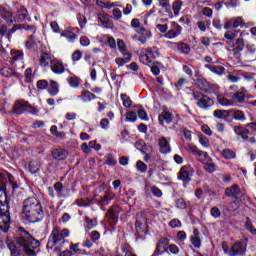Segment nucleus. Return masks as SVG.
Here are the masks:
<instances>
[{
	"mask_svg": "<svg viewBox=\"0 0 256 256\" xmlns=\"http://www.w3.org/2000/svg\"><path fill=\"white\" fill-rule=\"evenodd\" d=\"M192 175L193 168H191V166H183L178 173V179H180V181H184L185 183H189Z\"/></svg>",
	"mask_w": 256,
	"mask_h": 256,
	"instance_id": "obj_12",
	"label": "nucleus"
},
{
	"mask_svg": "<svg viewBox=\"0 0 256 256\" xmlns=\"http://www.w3.org/2000/svg\"><path fill=\"white\" fill-rule=\"evenodd\" d=\"M204 169L205 171H207V173H215V171L217 170V166L215 165V163H213V161H209L204 164Z\"/></svg>",
	"mask_w": 256,
	"mask_h": 256,
	"instance_id": "obj_47",
	"label": "nucleus"
},
{
	"mask_svg": "<svg viewBox=\"0 0 256 256\" xmlns=\"http://www.w3.org/2000/svg\"><path fill=\"white\" fill-rule=\"evenodd\" d=\"M168 251L172 253V255H179V246L176 244H170L168 246Z\"/></svg>",
	"mask_w": 256,
	"mask_h": 256,
	"instance_id": "obj_63",
	"label": "nucleus"
},
{
	"mask_svg": "<svg viewBox=\"0 0 256 256\" xmlns=\"http://www.w3.org/2000/svg\"><path fill=\"white\" fill-rule=\"evenodd\" d=\"M212 73L216 75H223L225 73V67L223 66H215L211 68Z\"/></svg>",
	"mask_w": 256,
	"mask_h": 256,
	"instance_id": "obj_58",
	"label": "nucleus"
},
{
	"mask_svg": "<svg viewBox=\"0 0 256 256\" xmlns=\"http://www.w3.org/2000/svg\"><path fill=\"white\" fill-rule=\"evenodd\" d=\"M121 101L123 103V107H126V109H129L131 105H133V101H131V98L127 96V94H121Z\"/></svg>",
	"mask_w": 256,
	"mask_h": 256,
	"instance_id": "obj_42",
	"label": "nucleus"
},
{
	"mask_svg": "<svg viewBox=\"0 0 256 256\" xmlns=\"http://www.w3.org/2000/svg\"><path fill=\"white\" fill-rule=\"evenodd\" d=\"M136 169L138 173H147V164H144L143 161L139 160L136 162Z\"/></svg>",
	"mask_w": 256,
	"mask_h": 256,
	"instance_id": "obj_48",
	"label": "nucleus"
},
{
	"mask_svg": "<svg viewBox=\"0 0 256 256\" xmlns=\"http://www.w3.org/2000/svg\"><path fill=\"white\" fill-rule=\"evenodd\" d=\"M54 60L55 58L51 57V55L43 53L40 57V65L41 67H51Z\"/></svg>",
	"mask_w": 256,
	"mask_h": 256,
	"instance_id": "obj_23",
	"label": "nucleus"
},
{
	"mask_svg": "<svg viewBox=\"0 0 256 256\" xmlns=\"http://www.w3.org/2000/svg\"><path fill=\"white\" fill-rule=\"evenodd\" d=\"M167 245H169V239L168 238H161L159 241H158V244L156 246V250L154 252V254L152 256H157L161 253V249L167 247Z\"/></svg>",
	"mask_w": 256,
	"mask_h": 256,
	"instance_id": "obj_27",
	"label": "nucleus"
},
{
	"mask_svg": "<svg viewBox=\"0 0 256 256\" xmlns=\"http://www.w3.org/2000/svg\"><path fill=\"white\" fill-rule=\"evenodd\" d=\"M52 157L56 161H64V159H67V151L64 149H55L52 151Z\"/></svg>",
	"mask_w": 256,
	"mask_h": 256,
	"instance_id": "obj_26",
	"label": "nucleus"
},
{
	"mask_svg": "<svg viewBox=\"0 0 256 256\" xmlns=\"http://www.w3.org/2000/svg\"><path fill=\"white\" fill-rule=\"evenodd\" d=\"M98 19H100L101 25L106 27V29L113 27V22L110 19L105 18V16H98Z\"/></svg>",
	"mask_w": 256,
	"mask_h": 256,
	"instance_id": "obj_44",
	"label": "nucleus"
},
{
	"mask_svg": "<svg viewBox=\"0 0 256 256\" xmlns=\"http://www.w3.org/2000/svg\"><path fill=\"white\" fill-rule=\"evenodd\" d=\"M245 251H247V247L243 245L241 242H236L229 250H224L226 255L229 256H237V255H244Z\"/></svg>",
	"mask_w": 256,
	"mask_h": 256,
	"instance_id": "obj_10",
	"label": "nucleus"
},
{
	"mask_svg": "<svg viewBox=\"0 0 256 256\" xmlns=\"http://www.w3.org/2000/svg\"><path fill=\"white\" fill-rule=\"evenodd\" d=\"M126 121H130V123H135L137 121V114L133 111L127 112Z\"/></svg>",
	"mask_w": 256,
	"mask_h": 256,
	"instance_id": "obj_54",
	"label": "nucleus"
},
{
	"mask_svg": "<svg viewBox=\"0 0 256 256\" xmlns=\"http://www.w3.org/2000/svg\"><path fill=\"white\" fill-rule=\"evenodd\" d=\"M1 73L4 77H13V75H15V72L13 71V69L9 67L2 68Z\"/></svg>",
	"mask_w": 256,
	"mask_h": 256,
	"instance_id": "obj_52",
	"label": "nucleus"
},
{
	"mask_svg": "<svg viewBox=\"0 0 256 256\" xmlns=\"http://www.w3.org/2000/svg\"><path fill=\"white\" fill-rule=\"evenodd\" d=\"M70 87H73L74 89H77V87H79V85H81V80L79 77L77 76H71L67 79Z\"/></svg>",
	"mask_w": 256,
	"mask_h": 256,
	"instance_id": "obj_37",
	"label": "nucleus"
},
{
	"mask_svg": "<svg viewBox=\"0 0 256 256\" xmlns=\"http://www.w3.org/2000/svg\"><path fill=\"white\" fill-rule=\"evenodd\" d=\"M137 113H138V117L140 119H142V121H149V117L147 116V112L144 109L140 108L137 111Z\"/></svg>",
	"mask_w": 256,
	"mask_h": 256,
	"instance_id": "obj_61",
	"label": "nucleus"
},
{
	"mask_svg": "<svg viewBox=\"0 0 256 256\" xmlns=\"http://www.w3.org/2000/svg\"><path fill=\"white\" fill-rule=\"evenodd\" d=\"M182 29L183 28L181 27V25H179V23L172 22L170 30L164 34V37L166 39H176V37L181 35Z\"/></svg>",
	"mask_w": 256,
	"mask_h": 256,
	"instance_id": "obj_11",
	"label": "nucleus"
},
{
	"mask_svg": "<svg viewBox=\"0 0 256 256\" xmlns=\"http://www.w3.org/2000/svg\"><path fill=\"white\" fill-rule=\"evenodd\" d=\"M243 25V18L242 17H235L232 18L224 24V29H231V27H234V29H237V27H241Z\"/></svg>",
	"mask_w": 256,
	"mask_h": 256,
	"instance_id": "obj_15",
	"label": "nucleus"
},
{
	"mask_svg": "<svg viewBox=\"0 0 256 256\" xmlns=\"http://www.w3.org/2000/svg\"><path fill=\"white\" fill-rule=\"evenodd\" d=\"M49 87V82L47 80H39L37 82V88L40 89L41 91L48 89Z\"/></svg>",
	"mask_w": 256,
	"mask_h": 256,
	"instance_id": "obj_57",
	"label": "nucleus"
},
{
	"mask_svg": "<svg viewBox=\"0 0 256 256\" xmlns=\"http://www.w3.org/2000/svg\"><path fill=\"white\" fill-rule=\"evenodd\" d=\"M138 34L141 35V41H147L148 39H151L153 37V33L149 29L145 28L143 32H139Z\"/></svg>",
	"mask_w": 256,
	"mask_h": 256,
	"instance_id": "obj_43",
	"label": "nucleus"
},
{
	"mask_svg": "<svg viewBox=\"0 0 256 256\" xmlns=\"http://www.w3.org/2000/svg\"><path fill=\"white\" fill-rule=\"evenodd\" d=\"M217 101L223 107H233V102L231 100L227 99L225 96L219 95L217 97Z\"/></svg>",
	"mask_w": 256,
	"mask_h": 256,
	"instance_id": "obj_36",
	"label": "nucleus"
},
{
	"mask_svg": "<svg viewBox=\"0 0 256 256\" xmlns=\"http://www.w3.org/2000/svg\"><path fill=\"white\" fill-rule=\"evenodd\" d=\"M225 195L227 197H243V192L240 191L237 184H234L231 187L226 188Z\"/></svg>",
	"mask_w": 256,
	"mask_h": 256,
	"instance_id": "obj_14",
	"label": "nucleus"
},
{
	"mask_svg": "<svg viewBox=\"0 0 256 256\" xmlns=\"http://www.w3.org/2000/svg\"><path fill=\"white\" fill-rule=\"evenodd\" d=\"M119 210V206H113L108 210L107 217L109 220V224L111 227H114V225H117V211Z\"/></svg>",
	"mask_w": 256,
	"mask_h": 256,
	"instance_id": "obj_16",
	"label": "nucleus"
},
{
	"mask_svg": "<svg viewBox=\"0 0 256 256\" xmlns=\"http://www.w3.org/2000/svg\"><path fill=\"white\" fill-rule=\"evenodd\" d=\"M232 105H235V103H245V90L241 89L240 91H237L233 94L231 97Z\"/></svg>",
	"mask_w": 256,
	"mask_h": 256,
	"instance_id": "obj_21",
	"label": "nucleus"
},
{
	"mask_svg": "<svg viewBox=\"0 0 256 256\" xmlns=\"http://www.w3.org/2000/svg\"><path fill=\"white\" fill-rule=\"evenodd\" d=\"M11 218L9 217V204L0 202V231H9Z\"/></svg>",
	"mask_w": 256,
	"mask_h": 256,
	"instance_id": "obj_4",
	"label": "nucleus"
},
{
	"mask_svg": "<svg viewBox=\"0 0 256 256\" xmlns=\"http://www.w3.org/2000/svg\"><path fill=\"white\" fill-rule=\"evenodd\" d=\"M17 243L22 247L24 253L28 256H35V249L40 245L39 241L35 240L31 234L23 229L19 231V237Z\"/></svg>",
	"mask_w": 256,
	"mask_h": 256,
	"instance_id": "obj_2",
	"label": "nucleus"
},
{
	"mask_svg": "<svg viewBox=\"0 0 256 256\" xmlns=\"http://www.w3.org/2000/svg\"><path fill=\"white\" fill-rule=\"evenodd\" d=\"M0 16L7 21V23H15L16 19L15 16H13V13L11 10H5L3 6L0 5Z\"/></svg>",
	"mask_w": 256,
	"mask_h": 256,
	"instance_id": "obj_19",
	"label": "nucleus"
},
{
	"mask_svg": "<svg viewBox=\"0 0 256 256\" xmlns=\"http://www.w3.org/2000/svg\"><path fill=\"white\" fill-rule=\"evenodd\" d=\"M236 52L239 53L245 49V40L243 38H238L234 44Z\"/></svg>",
	"mask_w": 256,
	"mask_h": 256,
	"instance_id": "obj_45",
	"label": "nucleus"
},
{
	"mask_svg": "<svg viewBox=\"0 0 256 256\" xmlns=\"http://www.w3.org/2000/svg\"><path fill=\"white\" fill-rule=\"evenodd\" d=\"M210 214L211 217H214V219H219V217H221V210L218 207H212Z\"/></svg>",
	"mask_w": 256,
	"mask_h": 256,
	"instance_id": "obj_55",
	"label": "nucleus"
},
{
	"mask_svg": "<svg viewBox=\"0 0 256 256\" xmlns=\"http://www.w3.org/2000/svg\"><path fill=\"white\" fill-rule=\"evenodd\" d=\"M106 165H117V160L112 156V154H107L106 155Z\"/></svg>",
	"mask_w": 256,
	"mask_h": 256,
	"instance_id": "obj_62",
	"label": "nucleus"
},
{
	"mask_svg": "<svg viewBox=\"0 0 256 256\" xmlns=\"http://www.w3.org/2000/svg\"><path fill=\"white\" fill-rule=\"evenodd\" d=\"M159 147L161 153H171V144H169L167 138L162 137L159 139Z\"/></svg>",
	"mask_w": 256,
	"mask_h": 256,
	"instance_id": "obj_22",
	"label": "nucleus"
},
{
	"mask_svg": "<svg viewBox=\"0 0 256 256\" xmlns=\"http://www.w3.org/2000/svg\"><path fill=\"white\" fill-rule=\"evenodd\" d=\"M22 219L27 223H37L43 219V207L41 202L35 197H29L24 200L22 207Z\"/></svg>",
	"mask_w": 256,
	"mask_h": 256,
	"instance_id": "obj_1",
	"label": "nucleus"
},
{
	"mask_svg": "<svg viewBox=\"0 0 256 256\" xmlns=\"http://www.w3.org/2000/svg\"><path fill=\"white\" fill-rule=\"evenodd\" d=\"M159 7H162L166 13H171V1L170 0H159Z\"/></svg>",
	"mask_w": 256,
	"mask_h": 256,
	"instance_id": "obj_39",
	"label": "nucleus"
},
{
	"mask_svg": "<svg viewBox=\"0 0 256 256\" xmlns=\"http://www.w3.org/2000/svg\"><path fill=\"white\" fill-rule=\"evenodd\" d=\"M159 55V48H149L146 53L139 56V61L140 63H143V65H148L149 67H151V64L153 63V61H155V59H157V57H159Z\"/></svg>",
	"mask_w": 256,
	"mask_h": 256,
	"instance_id": "obj_6",
	"label": "nucleus"
},
{
	"mask_svg": "<svg viewBox=\"0 0 256 256\" xmlns=\"http://www.w3.org/2000/svg\"><path fill=\"white\" fill-rule=\"evenodd\" d=\"M70 251L73 255H81V249H79V243L70 244Z\"/></svg>",
	"mask_w": 256,
	"mask_h": 256,
	"instance_id": "obj_56",
	"label": "nucleus"
},
{
	"mask_svg": "<svg viewBox=\"0 0 256 256\" xmlns=\"http://www.w3.org/2000/svg\"><path fill=\"white\" fill-rule=\"evenodd\" d=\"M41 169V161L39 159L32 160L29 164L31 173H37Z\"/></svg>",
	"mask_w": 256,
	"mask_h": 256,
	"instance_id": "obj_35",
	"label": "nucleus"
},
{
	"mask_svg": "<svg viewBox=\"0 0 256 256\" xmlns=\"http://www.w3.org/2000/svg\"><path fill=\"white\" fill-rule=\"evenodd\" d=\"M85 223L86 231H90V229H95V227H97V219H90L89 217H86Z\"/></svg>",
	"mask_w": 256,
	"mask_h": 256,
	"instance_id": "obj_40",
	"label": "nucleus"
},
{
	"mask_svg": "<svg viewBox=\"0 0 256 256\" xmlns=\"http://www.w3.org/2000/svg\"><path fill=\"white\" fill-rule=\"evenodd\" d=\"M0 202L7 203V193L4 187H0Z\"/></svg>",
	"mask_w": 256,
	"mask_h": 256,
	"instance_id": "obj_64",
	"label": "nucleus"
},
{
	"mask_svg": "<svg viewBox=\"0 0 256 256\" xmlns=\"http://www.w3.org/2000/svg\"><path fill=\"white\" fill-rule=\"evenodd\" d=\"M67 237H69V229L54 227L48 241V247H53L54 245L60 244L58 249H63V244L65 243L64 239Z\"/></svg>",
	"mask_w": 256,
	"mask_h": 256,
	"instance_id": "obj_3",
	"label": "nucleus"
},
{
	"mask_svg": "<svg viewBox=\"0 0 256 256\" xmlns=\"http://www.w3.org/2000/svg\"><path fill=\"white\" fill-rule=\"evenodd\" d=\"M47 91L52 97H55V95H59V83L51 80L50 83H48Z\"/></svg>",
	"mask_w": 256,
	"mask_h": 256,
	"instance_id": "obj_25",
	"label": "nucleus"
},
{
	"mask_svg": "<svg viewBox=\"0 0 256 256\" xmlns=\"http://www.w3.org/2000/svg\"><path fill=\"white\" fill-rule=\"evenodd\" d=\"M168 47H171V45H173V47H177L178 51H180V53H183L184 55H188V53H190L191 48L189 47V45L185 44V43H173L171 41L167 42Z\"/></svg>",
	"mask_w": 256,
	"mask_h": 256,
	"instance_id": "obj_20",
	"label": "nucleus"
},
{
	"mask_svg": "<svg viewBox=\"0 0 256 256\" xmlns=\"http://www.w3.org/2000/svg\"><path fill=\"white\" fill-rule=\"evenodd\" d=\"M245 229L252 235H256V229L253 227V223L249 218H246Z\"/></svg>",
	"mask_w": 256,
	"mask_h": 256,
	"instance_id": "obj_49",
	"label": "nucleus"
},
{
	"mask_svg": "<svg viewBox=\"0 0 256 256\" xmlns=\"http://www.w3.org/2000/svg\"><path fill=\"white\" fill-rule=\"evenodd\" d=\"M193 98L195 99L197 107L200 109H209L213 105V100L201 93L193 92Z\"/></svg>",
	"mask_w": 256,
	"mask_h": 256,
	"instance_id": "obj_7",
	"label": "nucleus"
},
{
	"mask_svg": "<svg viewBox=\"0 0 256 256\" xmlns=\"http://www.w3.org/2000/svg\"><path fill=\"white\" fill-rule=\"evenodd\" d=\"M18 21H25V19H27V16L29 15V13L27 12V9L20 7L18 9Z\"/></svg>",
	"mask_w": 256,
	"mask_h": 256,
	"instance_id": "obj_46",
	"label": "nucleus"
},
{
	"mask_svg": "<svg viewBox=\"0 0 256 256\" xmlns=\"http://www.w3.org/2000/svg\"><path fill=\"white\" fill-rule=\"evenodd\" d=\"M241 70H236L231 74L227 75V79L230 81V83H239L241 81Z\"/></svg>",
	"mask_w": 256,
	"mask_h": 256,
	"instance_id": "obj_29",
	"label": "nucleus"
},
{
	"mask_svg": "<svg viewBox=\"0 0 256 256\" xmlns=\"http://www.w3.org/2000/svg\"><path fill=\"white\" fill-rule=\"evenodd\" d=\"M117 45L119 51H121L123 55H125V53H129L127 51V46H125V42H123V40H118Z\"/></svg>",
	"mask_w": 256,
	"mask_h": 256,
	"instance_id": "obj_60",
	"label": "nucleus"
},
{
	"mask_svg": "<svg viewBox=\"0 0 256 256\" xmlns=\"http://www.w3.org/2000/svg\"><path fill=\"white\" fill-rule=\"evenodd\" d=\"M93 99H97V96L95 94L89 92V91H83L82 92V100L87 103L89 101H93Z\"/></svg>",
	"mask_w": 256,
	"mask_h": 256,
	"instance_id": "obj_41",
	"label": "nucleus"
},
{
	"mask_svg": "<svg viewBox=\"0 0 256 256\" xmlns=\"http://www.w3.org/2000/svg\"><path fill=\"white\" fill-rule=\"evenodd\" d=\"M13 111L16 115H22L25 111L31 115H37V113H39L37 108L31 106V104L25 100H18L14 105Z\"/></svg>",
	"mask_w": 256,
	"mask_h": 256,
	"instance_id": "obj_5",
	"label": "nucleus"
},
{
	"mask_svg": "<svg viewBox=\"0 0 256 256\" xmlns=\"http://www.w3.org/2000/svg\"><path fill=\"white\" fill-rule=\"evenodd\" d=\"M191 153H193L200 163H203L205 165L206 163H209V161H213L211 156H209V153L203 152V150H200L197 147H191L190 148Z\"/></svg>",
	"mask_w": 256,
	"mask_h": 256,
	"instance_id": "obj_9",
	"label": "nucleus"
},
{
	"mask_svg": "<svg viewBox=\"0 0 256 256\" xmlns=\"http://www.w3.org/2000/svg\"><path fill=\"white\" fill-rule=\"evenodd\" d=\"M50 69L55 75H63L65 73V64L58 59L53 60Z\"/></svg>",
	"mask_w": 256,
	"mask_h": 256,
	"instance_id": "obj_13",
	"label": "nucleus"
},
{
	"mask_svg": "<svg viewBox=\"0 0 256 256\" xmlns=\"http://www.w3.org/2000/svg\"><path fill=\"white\" fill-rule=\"evenodd\" d=\"M222 157L224 159H235V152L231 149H225L222 151Z\"/></svg>",
	"mask_w": 256,
	"mask_h": 256,
	"instance_id": "obj_50",
	"label": "nucleus"
},
{
	"mask_svg": "<svg viewBox=\"0 0 256 256\" xmlns=\"http://www.w3.org/2000/svg\"><path fill=\"white\" fill-rule=\"evenodd\" d=\"M199 143H200V145H202V147H204V149L209 148V146L211 145L208 138L205 136H202L199 138Z\"/></svg>",
	"mask_w": 256,
	"mask_h": 256,
	"instance_id": "obj_59",
	"label": "nucleus"
},
{
	"mask_svg": "<svg viewBox=\"0 0 256 256\" xmlns=\"http://www.w3.org/2000/svg\"><path fill=\"white\" fill-rule=\"evenodd\" d=\"M131 27L135 29L136 33H143V31H145V27L141 25V21L137 18L132 19Z\"/></svg>",
	"mask_w": 256,
	"mask_h": 256,
	"instance_id": "obj_33",
	"label": "nucleus"
},
{
	"mask_svg": "<svg viewBox=\"0 0 256 256\" xmlns=\"http://www.w3.org/2000/svg\"><path fill=\"white\" fill-rule=\"evenodd\" d=\"M230 117L235 121H247V117L245 116V112L243 110L230 109Z\"/></svg>",
	"mask_w": 256,
	"mask_h": 256,
	"instance_id": "obj_18",
	"label": "nucleus"
},
{
	"mask_svg": "<svg viewBox=\"0 0 256 256\" xmlns=\"http://www.w3.org/2000/svg\"><path fill=\"white\" fill-rule=\"evenodd\" d=\"M191 243L194 247H201V238L199 237V230L195 229L193 231V236L191 237Z\"/></svg>",
	"mask_w": 256,
	"mask_h": 256,
	"instance_id": "obj_31",
	"label": "nucleus"
},
{
	"mask_svg": "<svg viewBox=\"0 0 256 256\" xmlns=\"http://www.w3.org/2000/svg\"><path fill=\"white\" fill-rule=\"evenodd\" d=\"M160 125H165V123H171L173 121V113L164 110L158 117Z\"/></svg>",
	"mask_w": 256,
	"mask_h": 256,
	"instance_id": "obj_17",
	"label": "nucleus"
},
{
	"mask_svg": "<svg viewBox=\"0 0 256 256\" xmlns=\"http://www.w3.org/2000/svg\"><path fill=\"white\" fill-rule=\"evenodd\" d=\"M234 133L238 135L239 137H242L243 139L249 138V130H247L244 127L241 126H235L234 127Z\"/></svg>",
	"mask_w": 256,
	"mask_h": 256,
	"instance_id": "obj_28",
	"label": "nucleus"
},
{
	"mask_svg": "<svg viewBox=\"0 0 256 256\" xmlns=\"http://www.w3.org/2000/svg\"><path fill=\"white\" fill-rule=\"evenodd\" d=\"M214 117L216 119H223L224 121H227L231 117V109L230 110H215L213 112Z\"/></svg>",
	"mask_w": 256,
	"mask_h": 256,
	"instance_id": "obj_24",
	"label": "nucleus"
},
{
	"mask_svg": "<svg viewBox=\"0 0 256 256\" xmlns=\"http://www.w3.org/2000/svg\"><path fill=\"white\" fill-rule=\"evenodd\" d=\"M11 63L16 67V69H24L25 64H23V54L19 50H12L10 52Z\"/></svg>",
	"mask_w": 256,
	"mask_h": 256,
	"instance_id": "obj_8",
	"label": "nucleus"
},
{
	"mask_svg": "<svg viewBox=\"0 0 256 256\" xmlns=\"http://www.w3.org/2000/svg\"><path fill=\"white\" fill-rule=\"evenodd\" d=\"M54 190L56 191L58 197H67V194H65V190L63 189V184H61V182H56L54 184Z\"/></svg>",
	"mask_w": 256,
	"mask_h": 256,
	"instance_id": "obj_38",
	"label": "nucleus"
},
{
	"mask_svg": "<svg viewBox=\"0 0 256 256\" xmlns=\"http://www.w3.org/2000/svg\"><path fill=\"white\" fill-rule=\"evenodd\" d=\"M61 37H65L67 41H69V43H75V41L77 40V35L70 30H64L61 33Z\"/></svg>",
	"mask_w": 256,
	"mask_h": 256,
	"instance_id": "obj_32",
	"label": "nucleus"
},
{
	"mask_svg": "<svg viewBox=\"0 0 256 256\" xmlns=\"http://www.w3.org/2000/svg\"><path fill=\"white\" fill-rule=\"evenodd\" d=\"M76 205H78V207H89L91 205V200L79 199V200H76Z\"/></svg>",
	"mask_w": 256,
	"mask_h": 256,
	"instance_id": "obj_53",
	"label": "nucleus"
},
{
	"mask_svg": "<svg viewBox=\"0 0 256 256\" xmlns=\"http://www.w3.org/2000/svg\"><path fill=\"white\" fill-rule=\"evenodd\" d=\"M225 39L228 41H233L237 37V30H228L224 33Z\"/></svg>",
	"mask_w": 256,
	"mask_h": 256,
	"instance_id": "obj_51",
	"label": "nucleus"
},
{
	"mask_svg": "<svg viewBox=\"0 0 256 256\" xmlns=\"http://www.w3.org/2000/svg\"><path fill=\"white\" fill-rule=\"evenodd\" d=\"M123 57L124 58L115 59V63L117 64L118 67H123L125 63H129V61H131V53H124Z\"/></svg>",
	"mask_w": 256,
	"mask_h": 256,
	"instance_id": "obj_30",
	"label": "nucleus"
},
{
	"mask_svg": "<svg viewBox=\"0 0 256 256\" xmlns=\"http://www.w3.org/2000/svg\"><path fill=\"white\" fill-rule=\"evenodd\" d=\"M181 9H183V1L176 0L172 3V10L176 17L181 13Z\"/></svg>",
	"mask_w": 256,
	"mask_h": 256,
	"instance_id": "obj_34",
	"label": "nucleus"
}]
</instances>
